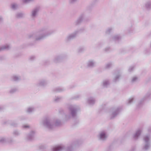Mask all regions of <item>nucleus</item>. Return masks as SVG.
<instances>
[{"label":"nucleus","instance_id":"9d476101","mask_svg":"<svg viewBox=\"0 0 151 151\" xmlns=\"http://www.w3.org/2000/svg\"><path fill=\"white\" fill-rule=\"evenodd\" d=\"M78 32V31H76L73 33L68 35L66 38V40L67 41L70 40L74 38L77 36Z\"/></svg>","mask_w":151,"mask_h":151},{"label":"nucleus","instance_id":"f3484780","mask_svg":"<svg viewBox=\"0 0 151 151\" xmlns=\"http://www.w3.org/2000/svg\"><path fill=\"white\" fill-rule=\"evenodd\" d=\"M144 7L147 10H150L151 9V1H148L144 4Z\"/></svg>","mask_w":151,"mask_h":151},{"label":"nucleus","instance_id":"a211bd4d","mask_svg":"<svg viewBox=\"0 0 151 151\" xmlns=\"http://www.w3.org/2000/svg\"><path fill=\"white\" fill-rule=\"evenodd\" d=\"M11 48V46L10 45L6 44L0 46V51L4 50H7Z\"/></svg>","mask_w":151,"mask_h":151},{"label":"nucleus","instance_id":"8fccbe9b","mask_svg":"<svg viewBox=\"0 0 151 151\" xmlns=\"http://www.w3.org/2000/svg\"><path fill=\"white\" fill-rule=\"evenodd\" d=\"M97 0H93V1L96 2V1H97Z\"/></svg>","mask_w":151,"mask_h":151},{"label":"nucleus","instance_id":"3c124183","mask_svg":"<svg viewBox=\"0 0 151 151\" xmlns=\"http://www.w3.org/2000/svg\"><path fill=\"white\" fill-rule=\"evenodd\" d=\"M150 47L151 48V41L150 43Z\"/></svg>","mask_w":151,"mask_h":151},{"label":"nucleus","instance_id":"e433bc0d","mask_svg":"<svg viewBox=\"0 0 151 151\" xmlns=\"http://www.w3.org/2000/svg\"><path fill=\"white\" fill-rule=\"evenodd\" d=\"M11 125L14 127H17L18 126V124L15 122H13L11 124Z\"/></svg>","mask_w":151,"mask_h":151},{"label":"nucleus","instance_id":"393cba45","mask_svg":"<svg viewBox=\"0 0 151 151\" xmlns=\"http://www.w3.org/2000/svg\"><path fill=\"white\" fill-rule=\"evenodd\" d=\"M113 65V63H112L109 62L107 63L105 65L104 68L105 69H109L112 67Z\"/></svg>","mask_w":151,"mask_h":151},{"label":"nucleus","instance_id":"a19ab883","mask_svg":"<svg viewBox=\"0 0 151 151\" xmlns=\"http://www.w3.org/2000/svg\"><path fill=\"white\" fill-rule=\"evenodd\" d=\"M133 100H134L133 98L130 99L128 100V104H131V103H132L133 101Z\"/></svg>","mask_w":151,"mask_h":151},{"label":"nucleus","instance_id":"a18cd8bd","mask_svg":"<svg viewBox=\"0 0 151 151\" xmlns=\"http://www.w3.org/2000/svg\"><path fill=\"white\" fill-rule=\"evenodd\" d=\"M3 21V18L2 17L0 16V23L2 22Z\"/></svg>","mask_w":151,"mask_h":151},{"label":"nucleus","instance_id":"2f4dec72","mask_svg":"<svg viewBox=\"0 0 151 151\" xmlns=\"http://www.w3.org/2000/svg\"><path fill=\"white\" fill-rule=\"evenodd\" d=\"M150 94L149 93L147 94L141 100V101L139 102V104H141L142 103L143 101L145 100L147 98L149 97V96H150Z\"/></svg>","mask_w":151,"mask_h":151},{"label":"nucleus","instance_id":"412c9836","mask_svg":"<svg viewBox=\"0 0 151 151\" xmlns=\"http://www.w3.org/2000/svg\"><path fill=\"white\" fill-rule=\"evenodd\" d=\"M11 79L14 81H18L21 80V77L19 76L14 75L12 77Z\"/></svg>","mask_w":151,"mask_h":151},{"label":"nucleus","instance_id":"09e8293b","mask_svg":"<svg viewBox=\"0 0 151 151\" xmlns=\"http://www.w3.org/2000/svg\"><path fill=\"white\" fill-rule=\"evenodd\" d=\"M130 151H134V149H132Z\"/></svg>","mask_w":151,"mask_h":151},{"label":"nucleus","instance_id":"c9c22d12","mask_svg":"<svg viewBox=\"0 0 151 151\" xmlns=\"http://www.w3.org/2000/svg\"><path fill=\"white\" fill-rule=\"evenodd\" d=\"M13 134L15 136H18L20 134V133L18 131L14 130L13 132Z\"/></svg>","mask_w":151,"mask_h":151},{"label":"nucleus","instance_id":"cd10ccee","mask_svg":"<svg viewBox=\"0 0 151 151\" xmlns=\"http://www.w3.org/2000/svg\"><path fill=\"white\" fill-rule=\"evenodd\" d=\"M35 109L33 107L30 106L28 108L27 111L29 113H30L34 111Z\"/></svg>","mask_w":151,"mask_h":151},{"label":"nucleus","instance_id":"7c9ffc66","mask_svg":"<svg viewBox=\"0 0 151 151\" xmlns=\"http://www.w3.org/2000/svg\"><path fill=\"white\" fill-rule=\"evenodd\" d=\"M85 49H86L84 47H80L78 49L77 51L78 53H81L83 52Z\"/></svg>","mask_w":151,"mask_h":151},{"label":"nucleus","instance_id":"f257e3e1","mask_svg":"<svg viewBox=\"0 0 151 151\" xmlns=\"http://www.w3.org/2000/svg\"><path fill=\"white\" fill-rule=\"evenodd\" d=\"M54 32L55 31L53 30H48L47 28L44 27L40 29L35 35L32 34H30L28 35V37L29 38H31L35 36V40L40 41L50 35Z\"/></svg>","mask_w":151,"mask_h":151},{"label":"nucleus","instance_id":"f704fd0d","mask_svg":"<svg viewBox=\"0 0 151 151\" xmlns=\"http://www.w3.org/2000/svg\"><path fill=\"white\" fill-rule=\"evenodd\" d=\"M62 98L59 97H56L54 99V101L55 102H58Z\"/></svg>","mask_w":151,"mask_h":151},{"label":"nucleus","instance_id":"aec40b11","mask_svg":"<svg viewBox=\"0 0 151 151\" xmlns=\"http://www.w3.org/2000/svg\"><path fill=\"white\" fill-rule=\"evenodd\" d=\"M142 132V131L140 129H138L137 130L135 134H134L133 136L134 138L135 139H137L139 136L141 134Z\"/></svg>","mask_w":151,"mask_h":151},{"label":"nucleus","instance_id":"de8ad7c7","mask_svg":"<svg viewBox=\"0 0 151 151\" xmlns=\"http://www.w3.org/2000/svg\"><path fill=\"white\" fill-rule=\"evenodd\" d=\"M60 113L61 114H62L64 113V111L63 110H61L60 111Z\"/></svg>","mask_w":151,"mask_h":151},{"label":"nucleus","instance_id":"2eb2a0df","mask_svg":"<svg viewBox=\"0 0 151 151\" xmlns=\"http://www.w3.org/2000/svg\"><path fill=\"white\" fill-rule=\"evenodd\" d=\"M96 100L95 98L92 97L88 98L87 100V103L90 105H93L95 103Z\"/></svg>","mask_w":151,"mask_h":151},{"label":"nucleus","instance_id":"ea45409f","mask_svg":"<svg viewBox=\"0 0 151 151\" xmlns=\"http://www.w3.org/2000/svg\"><path fill=\"white\" fill-rule=\"evenodd\" d=\"M22 127L24 129H26L29 128V126L27 124L23 125L22 126Z\"/></svg>","mask_w":151,"mask_h":151},{"label":"nucleus","instance_id":"0eeeda50","mask_svg":"<svg viewBox=\"0 0 151 151\" xmlns=\"http://www.w3.org/2000/svg\"><path fill=\"white\" fill-rule=\"evenodd\" d=\"M97 137L99 140L104 141L106 140L107 139L108 135L106 131H103L99 132Z\"/></svg>","mask_w":151,"mask_h":151},{"label":"nucleus","instance_id":"79ce46f5","mask_svg":"<svg viewBox=\"0 0 151 151\" xmlns=\"http://www.w3.org/2000/svg\"><path fill=\"white\" fill-rule=\"evenodd\" d=\"M85 29L84 28H81L80 29L78 30H77V31H78V33L79 32H82L85 30Z\"/></svg>","mask_w":151,"mask_h":151},{"label":"nucleus","instance_id":"473e14b6","mask_svg":"<svg viewBox=\"0 0 151 151\" xmlns=\"http://www.w3.org/2000/svg\"><path fill=\"white\" fill-rule=\"evenodd\" d=\"M138 78L136 76L133 77L132 78L131 82L132 83H134L138 81Z\"/></svg>","mask_w":151,"mask_h":151},{"label":"nucleus","instance_id":"c756f323","mask_svg":"<svg viewBox=\"0 0 151 151\" xmlns=\"http://www.w3.org/2000/svg\"><path fill=\"white\" fill-rule=\"evenodd\" d=\"M121 38V37L119 35H114L112 37L113 39L115 41L119 40Z\"/></svg>","mask_w":151,"mask_h":151},{"label":"nucleus","instance_id":"bb28decb","mask_svg":"<svg viewBox=\"0 0 151 151\" xmlns=\"http://www.w3.org/2000/svg\"><path fill=\"white\" fill-rule=\"evenodd\" d=\"M18 90L17 87H14L12 88L9 91V93H13L18 91Z\"/></svg>","mask_w":151,"mask_h":151},{"label":"nucleus","instance_id":"dca6fc26","mask_svg":"<svg viewBox=\"0 0 151 151\" xmlns=\"http://www.w3.org/2000/svg\"><path fill=\"white\" fill-rule=\"evenodd\" d=\"M87 65L88 67L93 68L95 66L96 62L93 60H90L87 62Z\"/></svg>","mask_w":151,"mask_h":151},{"label":"nucleus","instance_id":"c85d7f7f","mask_svg":"<svg viewBox=\"0 0 151 151\" xmlns=\"http://www.w3.org/2000/svg\"><path fill=\"white\" fill-rule=\"evenodd\" d=\"M24 16V14L22 12H19L17 13L16 14V17L18 18L22 17Z\"/></svg>","mask_w":151,"mask_h":151},{"label":"nucleus","instance_id":"f8f14e48","mask_svg":"<svg viewBox=\"0 0 151 151\" xmlns=\"http://www.w3.org/2000/svg\"><path fill=\"white\" fill-rule=\"evenodd\" d=\"M35 132L33 131L30 132L27 135L26 139L27 140H31L34 137Z\"/></svg>","mask_w":151,"mask_h":151},{"label":"nucleus","instance_id":"37998d69","mask_svg":"<svg viewBox=\"0 0 151 151\" xmlns=\"http://www.w3.org/2000/svg\"><path fill=\"white\" fill-rule=\"evenodd\" d=\"M35 58V57L34 56H31L29 58V59L31 60H34Z\"/></svg>","mask_w":151,"mask_h":151},{"label":"nucleus","instance_id":"b1692460","mask_svg":"<svg viewBox=\"0 0 151 151\" xmlns=\"http://www.w3.org/2000/svg\"><path fill=\"white\" fill-rule=\"evenodd\" d=\"M54 90L56 92H61L65 91V89L63 88L59 87L56 88Z\"/></svg>","mask_w":151,"mask_h":151},{"label":"nucleus","instance_id":"1a4fd4ad","mask_svg":"<svg viewBox=\"0 0 151 151\" xmlns=\"http://www.w3.org/2000/svg\"><path fill=\"white\" fill-rule=\"evenodd\" d=\"M13 142V139L11 138H8L4 137H0V143H11Z\"/></svg>","mask_w":151,"mask_h":151},{"label":"nucleus","instance_id":"6e6552de","mask_svg":"<svg viewBox=\"0 0 151 151\" xmlns=\"http://www.w3.org/2000/svg\"><path fill=\"white\" fill-rule=\"evenodd\" d=\"M65 149V146L62 145H56L51 148L52 151H63Z\"/></svg>","mask_w":151,"mask_h":151},{"label":"nucleus","instance_id":"a878e982","mask_svg":"<svg viewBox=\"0 0 151 151\" xmlns=\"http://www.w3.org/2000/svg\"><path fill=\"white\" fill-rule=\"evenodd\" d=\"M18 8V5L15 3H12L11 4V8L14 10L17 9Z\"/></svg>","mask_w":151,"mask_h":151},{"label":"nucleus","instance_id":"58836bf2","mask_svg":"<svg viewBox=\"0 0 151 151\" xmlns=\"http://www.w3.org/2000/svg\"><path fill=\"white\" fill-rule=\"evenodd\" d=\"M78 0H69V3L70 4H73L76 2Z\"/></svg>","mask_w":151,"mask_h":151},{"label":"nucleus","instance_id":"6ab92c4d","mask_svg":"<svg viewBox=\"0 0 151 151\" xmlns=\"http://www.w3.org/2000/svg\"><path fill=\"white\" fill-rule=\"evenodd\" d=\"M63 58V56L62 55H57L53 59V61L55 63H58Z\"/></svg>","mask_w":151,"mask_h":151},{"label":"nucleus","instance_id":"5701e85b","mask_svg":"<svg viewBox=\"0 0 151 151\" xmlns=\"http://www.w3.org/2000/svg\"><path fill=\"white\" fill-rule=\"evenodd\" d=\"M121 77V74L120 73H118L115 75L113 81L114 82H116L118 81Z\"/></svg>","mask_w":151,"mask_h":151},{"label":"nucleus","instance_id":"c03bdc74","mask_svg":"<svg viewBox=\"0 0 151 151\" xmlns=\"http://www.w3.org/2000/svg\"><path fill=\"white\" fill-rule=\"evenodd\" d=\"M134 67L133 66H130V67H129V72H131V71L132 70L134 69Z\"/></svg>","mask_w":151,"mask_h":151},{"label":"nucleus","instance_id":"7ed1b4c3","mask_svg":"<svg viewBox=\"0 0 151 151\" xmlns=\"http://www.w3.org/2000/svg\"><path fill=\"white\" fill-rule=\"evenodd\" d=\"M68 108L70 111V113L65 114L63 120L65 121L69 120L72 117L73 118L76 117L77 111L80 110L79 106L75 105H70Z\"/></svg>","mask_w":151,"mask_h":151},{"label":"nucleus","instance_id":"603ef678","mask_svg":"<svg viewBox=\"0 0 151 151\" xmlns=\"http://www.w3.org/2000/svg\"><path fill=\"white\" fill-rule=\"evenodd\" d=\"M1 109V108H0V109Z\"/></svg>","mask_w":151,"mask_h":151},{"label":"nucleus","instance_id":"4468645a","mask_svg":"<svg viewBox=\"0 0 151 151\" xmlns=\"http://www.w3.org/2000/svg\"><path fill=\"white\" fill-rule=\"evenodd\" d=\"M85 17V14H82L78 18L75 22V24L76 25H77L80 23L83 20Z\"/></svg>","mask_w":151,"mask_h":151},{"label":"nucleus","instance_id":"ddd939ff","mask_svg":"<svg viewBox=\"0 0 151 151\" xmlns=\"http://www.w3.org/2000/svg\"><path fill=\"white\" fill-rule=\"evenodd\" d=\"M76 143L73 142L70 144L67 147L66 151H74V147L76 146Z\"/></svg>","mask_w":151,"mask_h":151},{"label":"nucleus","instance_id":"49530a36","mask_svg":"<svg viewBox=\"0 0 151 151\" xmlns=\"http://www.w3.org/2000/svg\"><path fill=\"white\" fill-rule=\"evenodd\" d=\"M147 131L149 133L151 132V127H149L147 129Z\"/></svg>","mask_w":151,"mask_h":151},{"label":"nucleus","instance_id":"72a5a7b5","mask_svg":"<svg viewBox=\"0 0 151 151\" xmlns=\"http://www.w3.org/2000/svg\"><path fill=\"white\" fill-rule=\"evenodd\" d=\"M112 29H113L111 27H110L108 28L106 32V34H109L111 31Z\"/></svg>","mask_w":151,"mask_h":151},{"label":"nucleus","instance_id":"4c0bfd02","mask_svg":"<svg viewBox=\"0 0 151 151\" xmlns=\"http://www.w3.org/2000/svg\"><path fill=\"white\" fill-rule=\"evenodd\" d=\"M24 3H28L34 1V0H22Z\"/></svg>","mask_w":151,"mask_h":151},{"label":"nucleus","instance_id":"4be33fe9","mask_svg":"<svg viewBox=\"0 0 151 151\" xmlns=\"http://www.w3.org/2000/svg\"><path fill=\"white\" fill-rule=\"evenodd\" d=\"M109 80L107 79L104 80L102 83V86L104 87H107L109 85Z\"/></svg>","mask_w":151,"mask_h":151},{"label":"nucleus","instance_id":"423d86ee","mask_svg":"<svg viewBox=\"0 0 151 151\" xmlns=\"http://www.w3.org/2000/svg\"><path fill=\"white\" fill-rule=\"evenodd\" d=\"M39 10V7H36L32 10L30 14V18L32 20H34L37 17Z\"/></svg>","mask_w":151,"mask_h":151},{"label":"nucleus","instance_id":"39448f33","mask_svg":"<svg viewBox=\"0 0 151 151\" xmlns=\"http://www.w3.org/2000/svg\"><path fill=\"white\" fill-rule=\"evenodd\" d=\"M121 110V108L120 107H117L112 108L111 113L110 115V118L111 119H113L116 116Z\"/></svg>","mask_w":151,"mask_h":151},{"label":"nucleus","instance_id":"f03ea898","mask_svg":"<svg viewBox=\"0 0 151 151\" xmlns=\"http://www.w3.org/2000/svg\"><path fill=\"white\" fill-rule=\"evenodd\" d=\"M61 124V121L59 119H53L49 118L44 119L40 123V125L50 130L53 129L55 127L60 125Z\"/></svg>","mask_w":151,"mask_h":151},{"label":"nucleus","instance_id":"20e7f679","mask_svg":"<svg viewBox=\"0 0 151 151\" xmlns=\"http://www.w3.org/2000/svg\"><path fill=\"white\" fill-rule=\"evenodd\" d=\"M143 141L144 145L143 147V150H147L150 147V141L151 140V135L150 134H147L143 137Z\"/></svg>","mask_w":151,"mask_h":151},{"label":"nucleus","instance_id":"9b49d317","mask_svg":"<svg viewBox=\"0 0 151 151\" xmlns=\"http://www.w3.org/2000/svg\"><path fill=\"white\" fill-rule=\"evenodd\" d=\"M48 81L45 79H41L39 80L37 83V86H45L48 83Z\"/></svg>","mask_w":151,"mask_h":151}]
</instances>
